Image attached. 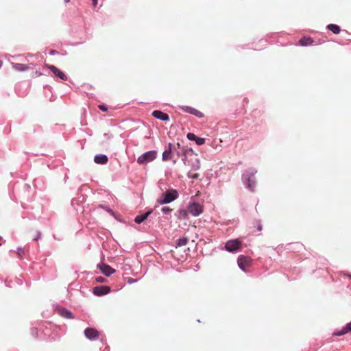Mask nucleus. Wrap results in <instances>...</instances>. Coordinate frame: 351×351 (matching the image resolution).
I'll use <instances>...</instances> for the list:
<instances>
[{"label": "nucleus", "instance_id": "1", "mask_svg": "<svg viewBox=\"0 0 351 351\" xmlns=\"http://www.w3.org/2000/svg\"><path fill=\"white\" fill-rule=\"evenodd\" d=\"M179 197V193L176 189L167 190L165 193L162 194V197L158 199L157 202L159 204H169Z\"/></svg>", "mask_w": 351, "mask_h": 351}, {"label": "nucleus", "instance_id": "2", "mask_svg": "<svg viewBox=\"0 0 351 351\" xmlns=\"http://www.w3.org/2000/svg\"><path fill=\"white\" fill-rule=\"evenodd\" d=\"M157 153L156 151H149L141 155L137 158V162L138 164L142 165L145 162H149L154 160L156 157Z\"/></svg>", "mask_w": 351, "mask_h": 351}, {"label": "nucleus", "instance_id": "3", "mask_svg": "<svg viewBox=\"0 0 351 351\" xmlns=\"http://www.w3.org/2000/svg\"><path fill=\"white\" fill-rule=\"evenodd\" d=\"M187 208L189 213L195 217L199 216L204 211V206L197 202L189 203Z\"/></svg>", "mask_w": 351, "mask_h": 351}, {"label": "nucleus", "instance_id": "4", "mask_svg": "<svg viewBox=\"0 0 351 351\" xmlns=\"http://www.w3.org/2000/svg\"><path fill=\"white\" fill-rule=\"evenodd\" d=\"M241 242L238 239L228 241L226 244L227 251L233 252L241 248Z\"/></svg>", "mask_w": 351, "mask_h": 351}, {"label": "nucleus", "instance_id": "5", "mask_svg": "<svg viewBox=\"0 0 351 351\" xmlns=\"http://www.w3.org/2000/svg\"><path fill=\"white\" fill-rule=\"evenodd\" d=\"M45 67L50 69L55 76L60 78L62 80H66L67 76L59 69H58L56 66L53 65H49V64H45Z\"/></svg>", "mask_w": 351, "mask_h": 351}, {"label": "nucleus", "instance_id": "6", "mask_svg": "<svg viewBox=\"0 0 351 351\" xmlns=\"http://www.w3.org/2000/svg\"><path fill=\"white\" fill-rule=\"evenodd\" d=\"M251 258L244 255H240L237 258V263L239 267L243 271L250 265Z\"/></svg>", "mask_w": 351, "mask_h": 351}, {"label": "nucleus", "instance_id": "7", "mask_svg": "<svg viewBox=\"0 0 351 351\" xmlns=\"http://www.w3.org/2000/svg\"><path fill=\"white\" fill-rule=\"evenodd\" d=\"M110 291V287L108 286H98L93 289V293L96 295L100 296L108 293Z\"/></svg>", "mask_w": 351, "mask_h": 351}, {"label": "nucleus", "instance_id": "8", "mask_svg": "<svg viewBox=\"0 0 351 351\" xmlns=\"http://www.w3.org/2000/svg\"><path fill=\"white\" fill-rule=\"evenodd\" d=\"M84 335L90 340L95 339L99 336V332L93 328H88L84 330Z\"/></svg>", "mask_w": 351, "mask_h": 351}, {"label": "nucleus", "instance_id": "9", "mask_svg": "<svg viewBox=\"0 0 351 351\" xmlns=\"http://www.w3.org/2000/svg\"><path fill=\"white\" fill-rule=\"evenodd\" d=\"M254 175V172L252 171V172H248L247 175H245L243 176V179L247 182V187L250 190L254 189V186L255 184V181L253 178Z\"/></svg>", "mask_w": 351, "mask_h": 351}, {"label": "nucleus", "instance_id": "10", "mask_svg": "<svg viewBox=\"0 0 351 351\" xmlns=\"http://www.w3.org/2000/svg\"><path fill=\"white\" fill-rule=\"evenodd\" d=\"M101 271L106 276H110L115 272V270L108 265L99 264L97 265Z\"/></svg>", "mask_w": 351, "mask_h": 351}, {"label": "nucleus", "instance_id": "11", "mask_svg": "<svg viewBox=\"0 0 351 351\" xmlns=\"http://www.w3.org/2000/svg\"><path fill=\"white\" fill-rule=\"evenodd\" d=\"M152 116L156 119L162 120V121H168L169 119V115L166 113L160 110H154L152 112Z\"/></svg>", "mask_w": 351, "mask_h": 351}, {"label": "nucleus", "instance_id": "12", "mask_svg": "<svg viewBox=\"0 0 351 351\" xmlns=\"http://www.w3.org/2000/svg\"><path fill=\"white\" fill-rule=\"evenodd\" d=\"M173 147V145L172 143H169L168 145V149H166L162 153V160L167 161L171 159V152H172V147Z\"/></svg>", "mask_w": 351, "mask_h": 351}, {"label": "nucleus", "instance_id": "13", "mask_svg": "<svg viewBox=\"0 0 351 351\" xmlns=\"http://www.w3.org/2000/svg\"><path fill=\"white\" fill-rule=\"evenodd\" d=\"M108 160V157L104 154L96 155L94 158L95 163L104 165L106 164Z\"/></svg>", "mask_w": 351, "mask_h": 351}, {"label": "nucleus", "instance_id": "14", "mask_svg": "<svg viewBox=\"0 0 351 351\" xmlns=\"http://www.w3.org/2000/svg\"><path fill=\"white\" fill-rule=\"evenodd\" d=\"M152 213V210H149L147 213H145V214L143 215H138L135 217L134 219V221L136 223H141V222H143V221H145L147 217L148 216Z\"/></svg>", "mask_w": 351, "mask_h": 351}, {"label": "nucleus", "instance_id": "15", "mask_svg": "<svg viewBox=\"0 0 351 351\" xmlns=\"http://www.w3.org/2000/svg\"><path fill=\"white\" fill-rule=\"evenodd\" d=\"M13 68L18 71H24L29 69V66L24 64L16 63L13 65Z\"/></svg>", "mask_w": 351, "mask_h": 351}, {"label": "nucleus", "instance_id": "16", "mask_svg": "<svg viewBox=\"0 0 351 351\" xmlns=\"http://www.w3.org/2000/svg\"><path fill=\"white\" fill-rule=\"evenodd\" d=\"M327 29L330 30L331 32H332L334 34H338L340 31H341V29L339 27V26H338L337 25H335V24H330L327 26Z\"/></svg>", "mask_w": 351, "mask_h": 351}, {"label": "nucleus", "instance_id": "17", "mask_svg": "<svg viewBox=\"0 0 351 351\" xmlns=\"http://www.w3.org/2000/svg\"><path fill=\"white\" fill-rule=\"evenodd\" d=\"M313 40L311 38H302L299 40V43L302 46H307L313 43Z\"/></svg>", "mask_w": 351, "mask_h": 351}, {"label": "nucleus", "instance_id": "18", "mask_svg": "<svg viewBox=\"0 0 351 351\" xmlns=\"http://www.w3.org/2000/svg\"><path fill=\"white\" fill-rule=\"evenodd\" d=\"M60 314H61L62 316H63L64 317H66V318H69V319L73 318L72 313L71 311H68L66 308L61 309L60 310Z\"/></svg>", "mask_w": 351, "mask_h": 351}, {"label": "nucleus", "instance_id": "19", "mask_svg": "<svg viewBox=\"0 0 351 351\" xmlns=\"http://www.w3.org/2000/svg\"><path fill=\"white\" fill-rule=\"evenodd\" d=\"M189 210H180L179 211L178 218L180 219H185L188 217Z\"/></svg>", "mask_w": 351, "mask_h": 351}, {"label": "nucleus", "instance_id": "20", "mask_svg": "<svg viewBox=\"0 0 351 351\" xmlns=\"http://www.w3.org/2000/svg\"><path fill=\"white\" fill-rule=\"evenodd\" d=\"M188 242H189V239L187 238H186V237L181 238V239H178L177 245L179 247L185 246L186 245H187Z\"/></svg>", "mask_w": 351, "mask_h": 351}, {"label": "nucleus", "instance_id": "21", "mask_svg": "<svg viewBox=\"0 0 351 351\" xmlns=\"http://www.w3.org/2000/svg\"><path fill=\"white\" fill-rule=\"evenodd\" d=\"M16 253L18 254L19 258H22L25 255V250L23 247H18L16 250Z\"/></svg>", "mask_w": 351, "mask_h": 351}, {"label": "nucleus", "instance_id": "22", "mask_svg": "<svg viewBox=\"0 0 351 351\" xmlns=\"http://www.w3.org/2000/svg\"><path fill=\"white\" fill-rule=\"evenodd\" d=\"M191 114L195 115V116H196V117H199V118H201V117H202L204 116V114L202 112H200L199 110H197L195 108L193 109V111H192Z\"/></svg>", "mask_w": 351, "mask_h": 351}, {"label": "nucleus", "instance_id": "23", "mask_svg": "<svg viewBox=\"0 0 351 351\" xmlns=\"http://www.w3.org/2000/svg\"><path fill=\"white\" fill-rule=\"evenodd\" d=\"M195 142L198 145H202L205 143V139L204 138L197 137L195 139Z\"/></svg>", "mask_w": 351, "mask_h": 351}, {"label": "nucleus", "instance_id": "24", "mask_svg": "<svg viewBox=\"0 0 351 351\" xmlns=\"http://www.w3.org/2000/svg\"><path fill=\"white\" fill-rule=\"evenodd\" d=\"M182 109L184 112L191 114V112H192V111H193V108L190 107V106H183V107H182Z\"/></svg>", "mask_w": 351, "mask_h": 351}, {"label": "nucleus", "instance_id": "25", "mask_svg": "<svg viewBox=\"0 0 351 351\" xmlns=\"http://www.w3.org/2000/svg\"><path fill=\"white\" fill-rule=\"evenodd\" d=\"M187 138L189 140L195 141V139L197 138V136L195 134H194L193 133H188Z\"/></svg>", "mask_w": 351, "mask_h": 351}, {"label": "nucleus", "instance_id": "26", "mask_svg": "<svg viewBox=\"0 0 351 351\" xmlns=\"http://www.w3.org/2000/svg\"><path fill=\"white\" fill-rule=\"evenodd\" d=\"M161 210L163 213L168 214L169 213L171 212L172 209L169 207H163L162 208Z\"/></svg>", "mask_w": 351, "mask_h": 351}, {"label": "nucleus", "instance_id": "27", "mask_svg": "<svg viewBox=\"0 0 351 351\" xmlns=\"http://www.w3.org/2000/svg\"><path fill=\"white\" fill-rule=\"evenodd\" d=\"M347 332H348V331L347 330L346 328L345 327L340 332H337V335L341 336V335H344V334H346Z\"/></svg>", "mask_w": 351, "mask_h": 351}, {"label": "nucleus", "instance_id": "28", "mask_svg": "<svg viewBox=\"0 0 351 351\" xmlns=\"http://www.w3.org/2000/svg\"><path fill=\"white\" fill-rule=\"evenodd\" d=\"M96 281L97 282H104L106 281V279L101 276H99L96 278Z\"/></svg>", "mask_w": 351, "mask_h": 351}, {"label": "nucleus", "instance_id": "29", "mask_svg": "<svg viewBox=\"0 0 351 351\" xmlns=\"http://www.w3.org/2000/svg\"><path fill=\"white\" fill-rule=\"evenodd\" d=\"M98 108H99L101 110L104 111V112L107 111V110H108L107 107H106L105 105H104V104L99 105V106H98Z\"/></svg>", "mask_w": 351, "mask_h": 351}, {"label": "nucleus", "instance_id": "30", "mask_svg": "<svg viewBox=\"0 0 351 351\" xmlns=\"http://www.w3.org/2000/svg\"><path fill=\"white\" fill-rule=\"evenodd\" d=\"M346 328L348 332H351V322L346 325Z\"/></svg>", "mask_w": 351, "mask_h": 351}, {"label": "nucleus", "instance_id": "31", "mask_svg": "<svg viewBox=\"0 0 351 351\" xmlns=\"http://www.w3.org/2000/svg\"><path fill=\"white\" fill-rule=\"evenodd\" d=\"M40 233L39 232H36V237L34 238V240H38L39 239V237H40Z\"/></svg>", "mask_w": 351, "mask_h": 351}, {"label": "nucleus", "instance_id": "32", "mask_svg": "<svg viewBox=\"0 0 351 351\" xmlns=\"http://www.w3.org/2000/svg\"><path fill=\"white\" fill-rule=\"evenodd\" d=\"M42 75V73H41L40 72H39V71H35V75H36V77L40 76V75Z\"/></svg>", "mask_w": 351, "mask_h": 351}, {"label": "nucleus", "instance_id": "33", "mask_svg": "<svg viewBox=\"0 0 351 351\" xmlns=\"http://www.w3.org/2000/svg\"><path fill=\"white\" fill-rule=\"evenodd\" d=\"M191 178H193V179L197 178H198V174L197 173H195L194 175L192 176Z\"/></svg>", "mask_w": 351, "mask_h": 351}, {"label": "nucleus", "instance_id": "34", "mask_svg": "<svg viewBox=\"0 0 351 351\" xmlns=\"http://www.w3.org/2000/svg\"><path fill=\"white\" fill-rule=\"evenodd\" d=\"M93 4L94 6H96L97 4V0H93Z\"/></svg>", "mask_w": 351, "mask_h": 351}, {"label": "nucleus", "instance_id": "35", "mask_svg": "<svg viewBox=\"0 0 351 351\" xmlns=\"http://www.w3.org/2000/svg\"><path fill=\"white\" fill-rule=\"evenodd\" d=\"M107 211L111 214L113 213L112 210L111 209H107Z\"/></svg>", "mask_w": 351, "mask_h": 351}, {"label": "nucleus", "instance_id": "36", "mask_svg": "<svg viewBox=\"0 0 351 351\" xmlns=\"http://www.w3.org/2000/svg\"><path fill=\"white\" fill-rule=\"evenodd\" d=\"M55 53H56V51H54V50H51L50 51V54H54Z\"/></svg>", "mask_w": 351, "mask_h": 351}, {"label": "nucleus", "instance_id": "37", "mask_svg": "<svg viewBox=\"0 0 351 351\" xmlns=\"http://www.w3.org/2000/svg\"><path fill=\"white\" fill-rule=\"evenodd\" d=\"M3 65V62L1 60H0V68Z\"/></svg>", "mask_w": 351, "mask_h": 351}, {"label": "nucleus", "instance_id": "38", "mask_svg": "<svg viewBox=\"0 0 351 351\" xmlns=\"http://www.w3.org/2000/svg\"><path fill=\"white\" fill-rule=\"evenodd\" d=\"M65 3H69L70 0H64Z\"/></svg>", "mask_w": 351, "mask_h": 351}, {"label": "nucleus", "instance_id": "39", "mask_svg": "<svg viewBox=\"0 0 351 351\" xmlns=\"http://www.w3.org/2000/svg\"><path fill=\"white\" fill-rule=\"evenodd\" d=\"M348 276L351 278V274H348Z\"/></svg>", "mask_w": 351, "mask_h": 351}]
</instances>
